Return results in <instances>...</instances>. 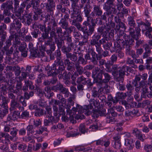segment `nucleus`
<instances>
[{
  "instance_id": "c03bdc74",
  "label": "nucleus",
  "mask_w": 152,
  "mask_h": 152,
  "mask_svg": "<svg viewBox=\"0 0 152 152\" xmlns=\"http://www.w3.org/2000/svg\"><path fill=\"white\" fill-rule=\"evenodd\" d=\"M36 90L37 94L40 97L43 96L44 95L46 96V93L40 88L37 87L36 88Z\"/></svg>"
},
{
  "instance_id": "393cba45",
  "label": "nucleus",
  "mask_w": 152,
  "mask_h": 152,
  "mask_svg": "<svg viewBox=\"0 0 152 152\" xmlns=\"http://www.w3.org/2000/svg\"><path fill=\"white\" fill-rule=\"evenodd\" d=\"M32 14L31 13H29L28 15H25V18H24V19L25 20V23L28 26H29L31 25L32 20L31 19Z\"/></svg>"
},
{
  "instance_id": "79ce46f5",
  "label": "nucleus",
  "mask_w": 152,
  "mask_h": 152,
  "mask_svg": "<svg viewBox=\"0 0 152 152\" xmlns=\"http://www.w3.org/2000/svg\"><path fill=\"white\" fill-rule=\"evenodd\" d=\"M25 85H27L30 89L33 90L34 88V86L33 85V83L29 80H26L25 81Z\"/></svg>"
},
{
  "instance_id": "2f4dec72",
  "label": "nucleus",
  "mask_w": 152,
  "mask_h": 152,
  "mask_svg": "<svg viewBox=\"0 0 152 152\" xmlns=\"http://www.w3.org/2000/svg\"><path fill=\"white\" fill-rule=\"evenodd\" d=\"M99 105V103L98 101L95 100L94 99L90 100L89 107L90 109H92L94 106L95 107H97Z\"/></svg>"
},
{
  "instance_id": "f8f14e48",
  "label": "nucleus",
  "mask_w": 152,
  "mask_h": 152,
  "mask_svg": "<svg viewBox=\"0 0 152 152\" xmlns=\"http://www.w3.org/2000/svg\"><path fill=\"white\" fill-rule=\"evenodd\" d=\"M77 106L79 107V110H78V113H84L86 115L88 116L92 114V112L90 110L91 109H90L89 105L86 107V109H83V107L77 104Z\"/></svg>"
},
{
  "instance_id": "58836bf2",
  "label": "nucleus",
  "mask_w": 152,
  "mask_h": 152,
  "mask_svg": "<svg viewBox=\"0 0 152 152\" xmlns=\"http://www.w3.org/2000/svg\"><path fill=\"white\" fill-rule=\"evenodd\" d=\"M117 59V57L116 55L115 54L112 55L110 58V60L108 61L109 65H113L114 63L116 61Z\"/></svg>"
},
{
  "instance_id": "7ed1b4c3",
  "label": "nucleus",
  "mask_w": 152,
  "mask_h": 152,
  "mask_svg": "<svg viewBox=\"0 0 152 152\" xmlns=\"http://www.w3.org/2000/svg\"><path fill=\"white\" fill-rule=\"evenodd\" d=\"M118 76L117 77V81H121L122 83L124 80V77L125 74V72H131L132 71L131 67L124 66L119 68Z\"/></svg>"
},
{
  "instance_id": "aec40b11",
  "label": "nucleus",
  "mask_w": 152,
  "mask_h": 152,
  "mask_svg": "<svg viewBox=\"0 0 152 152\" xmlns=\"http://www.w3.org/2000/svg\"><path fill=\"white\" fill-rule=\"evenodd\" d=\"M137 113V111H136L135 110L132 111L127 110L125 112V116L127 118H128L129 119H131Z\"/></svg>"
},
{
  "instance_id": "c9c22d12",
  "label": "nucleus",
  "mask_w": 152,
  "mask_h": 152,
  "mask_svg": "<svg viewBox=\"0 0 152 152\" xmlns=\"http://www.w3.org/2000/svg\"><path fill=\"white\" fill-rule=\"evenodd\" d=\"M45 90L46 93V96H45L47 98L49 99L53 95V93H51V91L50 87H45Z\"/></svg>"
},
{
  "instance_id": "bf43d9fd",
  "label": "nucleus",
  "mask_w": 152,
  "mask_h": 152,
  "mask_svg": "<svg viewBox=\"0 0 152 152\" xmlns=\"http://www.w3.org/2000/svg\"><path fill=\"white\" fill-rule=\"evenodd\" d=\"M103 72H104V71H103L102 70H100L99 72L97 73L96 76V78L98 80H99L100 81L102 80V74H103Z\"/></svg>"
},
{
  "instance_id": "5701e85b",
  "label": "nucleus",
  "mask_w": 152,
  "mask_h": 152,
  "mask_svg": "<svg viewBox=\"0 0 152 152\" xmlns=\"http://www.w3.org/2000/svg\"><path fill=\"white\" fill-rule=\"evenodd\" d=\"M125 145L129 150L132 149L134 147L133 141L132 139H125Z\"/></svg>"
},
{
  "instance_id": "6ab92c4d",
  "label": "nucleus",
  "mask_w": 152,
  "mask_h": 152,
  "mask_svg": "<svg viewBox=\"0 0 152 152\" xmlns=\"http://www.w3.org/2000/svg\"><path fill=\"white\" fill-rule=\"evenodd\" d=\"M70 21L72 22V25L75 26L79 30L83 31L85 26L81 27V24L79 23L80 22L76 20H72V19L70 20Z\"/></svg>"
},
{
  "instance_id": "9b49d317",
  "label": "nucleus",
  "mask_w": 152,
  "mask_h": 152,
  "mask_svg": "<svg viewBox=\"0 0 152 152\" xmlns=\"http://www.w3.org/2000/svg\"><path fill=\"white\" fill-rule=\"evenodd\" d=\"M99 66H101L105 64L106 68V71L108 72H111L112 70L110 69V66L109 65L108 62H106L105 60L103 59H100L101 58L99 57ZM96 58L98 60H99L98 57H97Z\"/></svg>"
},
{
  "instance_id": "8fccbe9b",
  "label": "nucleus",
  "mask_w": 152,
  "mask_h": 152,
  "mask_svg": "<svg viewBox=\"0 0 152 152\" xmlns=\"http://www.w3.org/2000/svg\"><path fill=\"white\" fill-rule=\"evenodd\" d=\"M63 20V19H61L59 24H61V26L63 28L66 29L67 27L68 26V23L66 21H64Z\"/></svg>"
},
{
  "instance_id": "412c9836",
  "label": "nucleus",
  "mask_w": 152,
  "mask_h": 152,
  "mask_svg": "<svg viewBox=\"0 0 152 152\" xmlns=\"http://www.w3.org/2000/svg\"><path fill=\"white\" fill-rule=\"evenodd\" d=\"M119 67L118 69V66L117 65L115 64L112 67V69L110 68V69L112 70V74L115 78L116 81H117V77L118 76V70Z\"/></svg>"
},
{
  "instance_id": "e2e57ef3",
  "label": "nucleus",
  "mask_w": 152,
  "mask_h": 152,
  "mask_svg": "<svg viewBox=\"0 0 152 152\" xmlns=\"http://www.w3.org/2000/svg\"><path fill=\"white\" fill-rule=\"evenodd\" d=\"M107 115L106 122L107 123H109L114 122L115 120L113 118L110 117L108 114H107Z\"/></svg>"
},
{
  "instance_id": "f257e3e1",
  "label": "nucleus",
  "mask_w": 152,
  "mask_h": 152,
  "mask_svg": "<svg viewBox=\"0 0 152 152\" xmlns=\"http://www.w3.org/2000/svg\"><path fill=\"white\" fill-rule=\"evenodd\" d=\"M56 55L57 61H55L54 63L52 65V69L55 70L57 69V67L59 66V69L61 70H64L65 67L64 66L63 61L61 60V51L59 50H57L56 51Z\"/></svg>"
},
{
  "instance_id": "bb28decb",
  "label": "nucleus",
  "mask_w": 152,
  "mask_h": 152,
  "mask_svg": "<svg viewBox=\"0 0 152 152\" xmlns=\"http://www.w3.org/2000/svg\"><path fill=\"white\" fill-rule=\"evenodd\" d=\"M128 24L130 26L129 28H134L136 26L135 21L134 20L133 17L130 16L128 18Z\"/></svg>"
},
{
  "instance_id": "c85d7f7f",
  "label": "nucleus",
  "mask_w": 152,
  "mask_h": 152,
  "mask_svg": "<svg viewBox=\"0 0 152 152\" xmlns=\"http://www.w3.org/2000/svg\"><path fill=\"white\" fill-rule=\"evenodd\" d=\"M75 66L77 71L79 74L82 75L83 72V68L79 64V63L77 62L75 64Z\"/></svg>"
},
{
  "instance_id": "49530a36",
  "label": "nucleus",
  "mask_w": 152,
  "mask_h": 152,
  "mask_svg": "<svg viewBox=\"0 0 152 152\" xmlns=\"http://www.w3.org/2000/svg\"><path fill=\"white\" fill-rule=\"evenodd\" d=\"M144 149L146 152H151L152 151V145L148 144H145Z\"/></svg>"
},
{
  "instance_id": "ea45409f",
  "label": "nucleus",
  "mask_w": 152,
  "mask_h": 152,
  "mask_svg": "<svg viewBox=\"0 0 152 152\" xmlns=\"http://www.w3.org/2000/svg\"><path fill=\"white\" fill-rule=\"evenodd\" d=\"M60 91V93L65 94L67 97L69 96V92L68 89L64 87L63 85Z\"/></svg>"
},
{
  "instance_id": "864d4df0",
  "label": "nucleus",
  "mask_w": 152,
  "mask_h": 152,
  "mask_svg": "<svg viewBox=\"0 0 152 152\" xmlns=\"http://www.w3.org/2000/svg\"><path fill=\"white\" fill-rule=\"evenodd\" d=\"M92 59H91V62L95 65H97L98 64V61L96 59V56L97 55L96 53L94 52L92 53Z\"/></svg>"
},
{
  "instance_id": "473e14b6",
  "label": "nucleus",
  "mask_w": 152,
  "mask_h": 152,
  "mask_svg": "<svg viewBox=\"0 0 152 152\" xmlns=\"http://www.w3.org/2000/svg\"><path fill=\"white\" fill-rule=\"evenodd\" d=\"M55 6L54 3L52 1H50L49 4L46 3V5L47 9L50 12L52 11V9Z\"/></svg>"
},
{
  "instance_id": "e433bc0d",
  "label": "nucleus",
  "mask_w": 152,
  "mask_h": 152,
  "mask_svg": "<svg viewBox=\"0 0 152 152\" xmlns=\"http://www.w3.org/2000/svg\"><path fill=\"white\" fill-rule=\"evenodd\" d=\"M0 149L3 151H8V144L6 142H3L0 145Z\"/></svg>"
},
{
  "instance_id": "4468645a",
  "label": "nucleus",
  "mask_w": 152,
  "mask_h": 152,
  "mask_svg": "<svg viewBox=\"0 0 152 152\" xmlns=\"http://www.w3.org/2000/svg\"><path fill=\"white\" fill-rule=\"evenodd\" d=\"M101 37V35L95 34L92 37L90 42V44L92 45H98L99 44V40Z\"/></svg>"
},
{
  "instance_id": "39448f33",
  "label": "nucleus",
  "mask_w": 152,
  "mask_h": 152,
  "mask_svg": "<svg viewBox=\"0 0 152 152\" xmlns=\"http://www.w3.org/2000/svg\"><path fill=\"white\" fill-rule=\"evenodd\" d=\"M21 19L20 17H19L18 18L14 19V22L11 23L10 28L12 30H15L17 31H18L22 26Z\"/></svg>"
},
{
  "instance_id": "1a4fd4ad",
  "label": "nucleus",
  "mask_w": 152,
  "mask_h": 152,
  "mask_svg": "<svg viewBox=\"0 0 152 152\" xmlns=\"http://www.w3.org/2000/svg\"><path fill=\"white\" fill-rule=\"evenodd\" d=\"M128 36L126 34H125L123 36V38H124L125 40H121V43H122V45L126 46V51L127 53H129L132 50H131V48L130 45L128 44H129L130 43L128 41Z\"/></svg>"
},
{
  "instance_id": "338daca9",
  "label": "nucleus",
  "mask_w": 152,
  "mask_h": 152,
  "mask_svg": "<svg viewBox=\"0 0 152 152\" xmlns=\"http://www.w3.org/2000/svg\"><path fill=\"white\" fill-rule=\"evenodd\" d=\"M43 114V111L42 109H38L35 112V115L36 116H40L42 115Z\"/></svg>"
},
{
  "instance_id": "6e6552de",
  "label": "nucleus",
  "mask_w": 152,
  "mask_h": 152,
  "mask_svg": "<svg viewBox=\"0 0 152 152\" xmlns=\"http://www.w3.org/2000/svg\"><path fill=\"white\" fill-rule=\"evenodd\" d=\"M137 26L139 28H142V32L147 30L149 32H151L152 31V28L151 27V24L149 23L147 24H145L144 22L140 21L137 22Z\"/></svg>"
},
{
  "instance_id": "2eb2a0df",
  "label": "nucleus",
  "mask_w": 152,
  "mask_h": 152,
  "mask_svg": "<svg viewBox=\"0 0 152 152\" xmlns=\"http://www.w3.org/2000/svg\"><path fill=\"white\" fill-rule=\"evenodd\" d=\"M103 74L104 75V78L102 80L100 81L99 83L102 85L100 86L102 88V85L103 84L104 85H106V83H107L111 79V77L109 74L105 72H103Z\"/></svg>"
},
{
  "instance_id": "b1692460",
  "label": "nucleus",
  "mask_w": 152,
  "mask_h": 152,
  "mask_svg": "<svg viewBox=\"0 0 152 152\" xmlns=\"http://www.w3.org/2000/svg\"><path fill=\"white\" fill-rule=\"evenodd\" d=\"M94 30L92 28H89L88 30L87 29L86 26H85V28L83 29V32L87 36H85V39H87L88 38V37L91 36L94 32Z\"/></svg>"
},
{
  "instance_id": "f3484780",
  "label": "nucleus",
  "mask_w": 152,
  "mask_h": 152,
  "mask_svg": "<svg viewBox=\"0 0 152 152\" xmlns=\"http://www.w3.org/2000/svg\"><path fill=\"white\" fill-rule=\"evenodd\" d=\"M51 67V70H49L47 71V73L48 76H54L58 74H59L60 75H61L62 74V72L64 70H61L59 69V66L57 67V69L55 70H52V67Z\"/></svg>"
},
{
  "instance_id": "a19ab883",
  "label": "nucleus",
  "mask_w": 152,
  "mask_h": 152,
  "mask_svg": "<svg viewBox=\"0 0 152 152\" xmlns=\"http://www.w3.org/2000/svg\"><path fill=\"white\" fill-rule=\"evenodd\" d=\"M50 37L53 39L54 38L55 40H57L59 38L56 33L55 32V28H53L52 30L50 32Z\"/></svg>"
},
{
  "instance_id": "052dcab7",
  "label": "nucleus",
  "mask_w": 152,
  "mask_h": 152,
  "mask_svg": "<svg viewBox=\"0 0 152 152\" xmlns=\"http://www.w3.org/2000/svg\"><path fill=\"white\" fill-rule=\"evenodd\" d=\"M58 113H59L60 115H65L64 108L63 106H60L59 107Z\"/></svg>"
},
{
  "instance_id": "4d7b16f0",
  "label": "nucleus",
  "mask_w": 152,
  "mask_h": 152,
  "mask_svg": "<svg viewBox=\"0 0 152 152\" xmlns=\"http://www.w3.org/2000/svg\"><path fill=\"white\" fill-rule=\"evenodd\" d=\"M109 115L111 114L113 117H115L117 116V113L115 112L114 109L112 108H110L108 110V114Z\"/></svg>"
},
{
  "instance_id": "0eeeda50",
  "label": "nucleus",
  "mask_w": 152,
  "mask_h": 152,
  "mask_svg": "<svg viewBox=\"0 0 152 152\" xmlns=\"http://www.w3.org/2000/svg\"><path fill=\"white\" fill-rule=\"evenodd\" d=\"M102 11L99 5H94L93 11L91 13V15L93 18L96 16H101L102 14Z\"/></svg>"
},
{
  "instance_id": "20e7f679",
  "label": "nucleus",
  "mask_w": 152,
  "mask_h": 152,
  "mask_svg": "<svg viewBox=\"0 0 152 152\" xmlns=\"http://www.w3.org/2000/svg\"><path fill=\"white\" fill-rule=\"evenodd\" d=\"M72 8L73 12L71 14V19H71L76 20L79 22H81L83 20V18L81 15V10L76 7Z\"/></svg>"
},
{
  "instance_id": "a878e982",
  "label": "nucleus",
  "mask_w": 152,
  "mask_h": 152,
  "mask_svg": "<svg viewBox=\"0 0 152 152\" xmlns=\"http://www.w3.org/2000/svg\"><path fill=\"white\" fill-rule=\"evenodd\" d=\"M14 37V35H11L9 37V39L6 41V45L4 47V49L7 51L10 46L11 45V40Z\"/></svg>"
},
{
  "instance_id": "37998d69",
  "label": "nucleus",
  "mask_w": 152,
  "mask_h": 152,
  "mask_svg": "<svg viewBox=\"0 0 152 152\" xmlns=\"http://www.w3.org/2000/svg\"><path fill=\"white\" fill-rule=\"evenodd\" d=\"M79 131L83 134H85L87 132L88 129L86 128L84 124H81L79 127Z\"/></svg>"
},
{
  "instance_id": "a18cd8bd",
  "label": "nucleus",
  "mask_w": 152,
  "mask_h": 152,
  "mask_svg": "<svg viewBox=\"0 0 152 152\" xmlns=\"http://www.w3.org/2000/svg\"><path fill=\"white\" fill-rule=\"evenodd\" d=\"M30 121L33 122L34 125L36 127L38 126L41 124V121L40 119L35 120L32 118L30 120Z\"/></svg>"
},
{
  "instance_id": "f03ea898",
  "label": "nucleus",
  "mask_w": 152,
  "mask_h": 152,
  "mask_svg": "<svg viewBox=\"0 0 152 152\" xmlns=\"http://www.w3.org/2000/svg\"><path fill=\"white\" fill-rule=\"evenodd\" d=\"M39 4V0H31L30 1L29 4L26 5V10H28V9L32 6L33 10H34V13L39 15L42 13V12L41 9L38 8Z\"/></svg>"
},
{
  "instance_id": "13d9d810",
  "label": "nucleus",
  "mask_w": 152,
  "mask_h": 152,
  "mask_svg": "<svg viewBox=\"0 0 152 152\" xmlns=\"http://www.w3.org/2000/svg\"><path fill=\"white\" fill-rule=\"evenodd\" d=\"M45 131L46 132L48 131L47 128L46 127H41L39 130L36 131V134H41Z\"/></svg>"
},
{
  "instance_id": "774afa93",
  "label": "nucleus",
  "mask_w": 152,
  "mask_h": 152,
  "mask_svg": "<svg viewBox=\"0 0 152 152\" xmlns=\"http://www.w3.org/2000/svg\"><path fill=\"white\" fill-rule=\"evenodd\" d=\"M56 33L57 34L58 37L61 36L62 34V30L60 27H57L56 28Z\"/></svg>"
},
{
  "instance_id": "09e8293b",
  "label": "nucleus",
  "mask_w": 152,
  "mask_h": 152,
  "mask_svg": "<svg viewBox=\"0 0 152 152\" xmlns=\"http://www.w3.org/2000/svg\"><path fill=\"white\" fill-rule=\"evenodd\" d=\"M54 117H51L50 118H48V119H45L44 121V124L45 126H48L50 122L54 121Z\"/></svg>"
},
{
  "instance_id": "cd10ccee",
  "label": "nucleus",
  "mask_w": 152,
  "mask_h": 152,
  "mask_svg": "<svg viewBox=\"0 0 152 152\" xmlns=\"http://www.w3.org/2000/svg\"><path fill=\"white\" fill-rule=\"evenodd\" d=\"M115 0H107V1L104 4V9H107L108 7V6H107V4L109 8H112L113 6H114L115 4L114 3ZM113 9V8L112 7Z\"/></svg>"
},
{
  "instance_id": "c756f323",
  "label": "nucleus",
  "mask_w": 152,
  "mask_h": 152,
  "mask_svg": "<svg viewBox=\"0 0 152 152\" xmlns=\"http://www.w3.org/2000/svg\"><path fill=\"white\" fill-rule=\"evenodd\" d=\"M46 111L45 112V115L47 118H50L53 117L52 116L51 108L50 106H47L46 107Z\"/></svg>"
},
{
  "instance_id": "3c124183",
  "label": "nucleus",
  "mask_w": 152,
  "mask_h": 152,
  "mask_svg": "<svg viewBox=\"0 0 152 152\" xmlns=\"http://www.w3.org/2000/svg\"><path fill=\"white\" fill-rule=\"evenodd\" d=\"M85 80L86 78L83 76H82L77 78V83L78 84L82 83L85 84Z\"/></svg>"
},
{
  "instance_id": "680f3d73",
  "label": "nucleus",
  "mask_w": 152,
  "mask_h": 152,
  "mask_svg": "<svg viewBox=\"0 0 152 152\" xmlns=\"http://www.w3.org/2000/svg\"><path fill=\"white\" fill-rule=\"evenodd\" d=\"M121 144L120 141H116L115 142V144L113 147L117 149H120L121 147Z\"/></svg>"
},
{
  "instance_id": "0e129e2a",
  "label": "nucleus",
  "mask_w": 152,
  "mask_h": 152,
  "mask_svg": "<svg viewBox=\"0 0 152 152\" xmlns=\"http://www.w3.org/2000/svg\"><path fill=\"white\" fill-rule=\"evenodd\" d=\"M14 10L15 12V11H16V10L19 7V5L20 1L19 0H14Z\"/></svg>"
},
{
  "instance_id": "de8ad7c7",
  "label": "nucleus",
  "mask_w": 152,
  "mask_h": 152,
  "mask_svg": "<svg viewBox=\"0 0 152 152\" xmlns=\"http://www.w3.org/2000/svg\"><path fill=\"white\" fill-rule=\"evenodd\" d=\"M75 98V96L74 95H73L69 98L67 99L68 103L70 104V105L72 106L74 105V102L73 100Z\"/></svg>"
},
{
  "instance_id": "5fc2aeb1",
  "label": "nucleus",
  "mask_w": 152,
  "mask_h": 152,
  "mask_svg": "<svg viewBox=\"0 0 152 152\" xmlns=\"http://www.w3.org/2000/svg\"><path fill=\"white\" fill-rule=\"evenodd\" d=\"M117 96L118 99H124L126 97L127 95L126 93L118 92L117 93Z\"/></svg>"
},
{
  "instance_id": "a211bd4d",
  "label": "nucleus",
  "mask_w": 152,
  "mask_h": 152,
  "mask_svg": "<svg viewBox=\"0 0 152 152\" xmlns=\"http://www.w3.org/2000/svg\"><path fill=\"white\" fill-rule=\"evenodd\" d=\"M4 104L5 107H3L1 110H0V117L1 118H3L8 113V107H7V102H5Z\"/></svg>"
},
{
  "instance_id": "9d476101",
  "label": "nucleus",
  "mask_w": 152,
  "mask_h": 152,
  "mask_svg": "<svg viewBox=\"0 0 152 152\" xmlns=\"http://www.w3.org/2000/svg\"><path fill=\"white\" fill-rule=\"evenodd\" d=\"M10 105L11 106L10 108V110H13L17 108H18L21 111L23 110H24V108L23 107H21L19 103L16 100H11Z\"/></svg>"
},
{
  "instance_id": "423d86ee",
  "label": "nucleus",
  "mask_w": 152,
  "mask_h": 152,
  "mask_svg": "<svg viewBox=\"0 0 152 152\" xmlns=\"http://www.w3.org/2000/svg\"><path fill=\"white\" fill-rule=\"evenodd\" d=\"M140 31L141 29L137 27L135 28V31L134 30L133 28H129V29L130 36L135 39H137L140 37Z\"/></svg>"
},
{
  "instance_id": "6e6d98bb",
  "label": "nucleus",
  "mask_w": 152,
  "mask_h": 152,
  "mask_svg": "<svg viewBox=\"0 0 152 152\" xmlns=\"http://www.w3.org/2000/svg\"><path fill=\"white\" fill-rule=\"evenodd\" d=\"M151 102L149 100H145L143 101L140 104V106L142 107L146 106L148 107L150 104Z\"/></svg>"
},
{
  "instance_id": "4c0bfd02",
  "label": "nucleus",
  "mask_w": 152,
  "mask_h": 152,
  "mask_svg": "<svg viewBox=\"0 0 152 152\" xmlns=\"http://www.w3.org/2000/svg\"><path fill=\"white\" fill-rule=\"evenodd\" d=\"M66 58H70V60L73 61H75L77 59V57L76 55L71 53H67L66 54Z\"/></svg>"
},
{
  "instance_id": "4be33fe9",
  "label": "nucleus",
  "mask_w": 152,
  "mask_h": 152,
  "mask_svg": "<svg viewBox=\"0 0 152 152\" xmlns=\"http://www.w3.org/2000/svg\"><path fill=\"white\" fill-rule=\"evenodd\" d=\"M20 113L18 111H15L13 112L12 114L9 115H8L7 119L9 121L12 120L15 121L18 118Z\"/></svg>"
},
{
  "instance_id": "72a5a7b5",
  "label": "nucleus",
  "mask_w": 152,
  "mask_h": 152,
  "mask_svg": "<svg viewBox=\"0 0 152 152\" xmlns=\"http://www.w3.org/2000/svg\"><path fill=\"white\" fill-rule=\"evenodd\" d=\"M79 54L80 55L79 57L78 61L79 63L80 62L81 64L83 65H85L87 63L85 59L83 58V55L82 53H79Z\"/></svg>"
},
{
  "instance_id": "7c9ffc66",
  "label": "nucleus",
  "mask_w": 152,
  "mask_h": 152,
  "mask_svg": "<svg viewBox=\"0 0 152 152\" xmlns=\"http://www.w3.org/2000/svg\"><path fill=\"white\" fill-rule=\"evenodd\" d=\"M90 8V5L88 4H86L84 7V12L86 17H87L89 15L91 11Z\"/></svg>"
},
{
  "instance_id": "69168bd1",
  "label": "nucleus",
  "mask_w": 152,
  "mask_h": 152,
  "mask_svg": "<svg viewBox=\"0 0 152 152\" xmlns=\"http://www.w3.org/2000/svg\"><path fill=\"white\" fill-rule=\"evenodd\" d=\"M71 106L70 104L67 103V104L65 106V108L67 109L66 111L67 114H72V110L70 109Z\"/></svg>"
},
{
  "instance_id": "f704fd0d",
  "label": "nucleus",
  "mask_w": 152,
  "mask_h": 152,
  "mask_svg": "<svg viewBox=\"0 0 152 152\" xmlns=\"http://www.w3.org/2000/svg\"><path fill=\"white\" fill-rule=\"evenodd\" d=\"M18 131V129L15 127L11 128L10 131V134L11 135V136L13 138H14L16 137Z\"/></svg>"
},
{
  "instance_id": "ddd939ff",
  "label": "nucleus",
  "mask_w": 152,
  "mask_h": 152,
  "mask_svg": "<svg viewBox=\"0 0 152 152\" xmlns=\"http://www.w3.org/2000/svg\"><path fill=\"white\" fill-rule=\"evenodd\" d=\"M26 6V4L22 2L16 10V11L15 12V15L18 17H21V14L24 12V9Z\"/></svg>"
},
{
  "instance_id": "603ef678",
  "label": "nucleus",
  "mask_w": 152,
  "mask_h": 152,
  "mask_svg": "<svg viewBox=\"0 0 152 152\" xmlns=\"http://www.w3.org/2000/svg\"><path fill=\"white\" fill-rule=\"evenodd\" d=\"M61 50L64 53H66V54L67 53H69V52H70L71 50V48L67 47H66L65 46H64L61 48Z\"/></svg>"
},
{
  "instance_id": "dca6fc26",
  "label": "nucleus",
  "mask_w": 152,
  "mask_h": 152,
  "mask_svg": "<svg viewBox=\"0 0 152 152\" xmlns=\"http://www.w3.org/2000/svg\"><path fill=\"white\" fill-rule=\"evenodd\" d=\"M106 110L104 109H101L100 110H94L92 116L94 118L97 117L99 116H102L105 115Z\"/></svg>"
}]
</instances>
